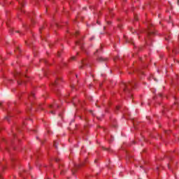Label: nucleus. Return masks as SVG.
<instances>
[{
    "label": "nucleus",
    "mask_w": 179,
    "mask_h": 179,
    "mask_svg": "<svg viewBox=\"0 0 179 179\" xmlns=\"http://www.w3.org/2000/svg\"><path fill=\"white\" fill-rule=\"evenodd\" d=\"M50 108H52V105H50Z\"/></svg>",
    "instance_id": "4"
},
{
    "label": "nucleus",
    "mask_w": 179,
    "mask_h": 179,
    "mask_svg": "<svg viewBox=\"0 0 179 179\" xmlns=\"http://www.w3.org/2000/svg\"><path fill=\"white\" fill-rule=\"evenodd\" d=\"M1 106H2V102H0V107H1Z\"/></svg>",
    "instance_id": "3"
},
{
    "label": "nucleus",
    "mask_w": 179,
    "mask_h": 179,
    "mask_svg": "<svg viewBox=\"0 0 179 179\" xmlns=\"http://www.w3.org/2000/svg\"><path fill=\"white\" fill-rule=\"evenodd\" d=\"M55 160H56V162H59V159H58V158H57Z\"/></svg>",
    "instance_id": "2"
},
{
    "label": "nucleus",
    "mask_w": 179,
    "mask_h": 179,
    "mask_svg": "<svg viewBox=\"0 0 179 179\" xmlns=\"http://www.w3.org/2000/svg\"><path fill=\"white\" fill-rule=\"evenodd\" d=\"M50 113H51V114H55V112L51 111Z\"/></svg>",
    "instance_id": "1"
},
{
    "label": "nucleus",
    "mask_w": 179,
    "mask_h": 179,
    "mask_svg": "<svg viewBox=\"0 0 179 179\" xmlns=\"http://www.w3.org/2000/svg\"><path fill=\"white\" fill-rule=\"evenodd\" d=\"M61 174H62V172H61Z\"/></svg>",
    "instance_id": "5"
}]
</instances>
